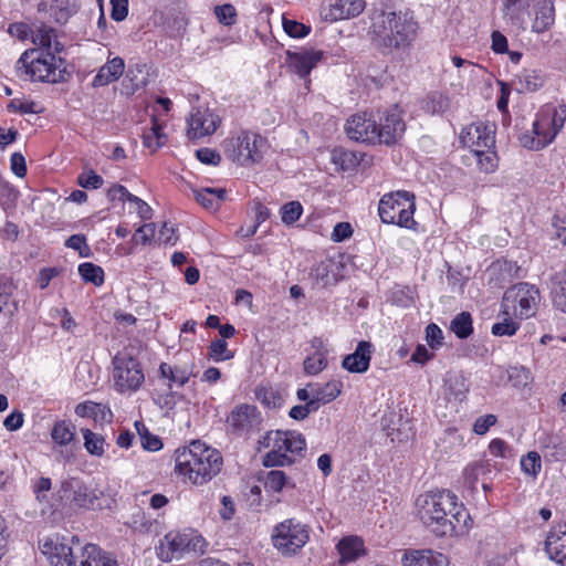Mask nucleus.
Wrapping results in <instances>:
<instances>
[{
    "label": "nucleus",
    "mask_w": 566,
    "mask_h": 566,
    "mask_svg": "<svg viewBox=\"0 0 566 566\" xmlns=\"http://www.w3.org/2000/svg\"><path fill=\"white\" fill-rule=\"evenodd\" d=\"M457 500L446 490L420 494L416 500L417 515L437 536L461 535L470 527L471 517Z\"/></svg>",
    "instance_id": "nucleus-1"
},
{
    "label": "nucleus",
    "mask_w": 566,
    "mask_h": 566,
    "mask_svg": "<svg viewBox=\"0 0 566 566\" xmlns=\"http://www.w3.org/2000/svg\"><path fill=\"white\" fill-rule=\"evenodd\" d=\"M222 457L217 449L200 441L179 450L176 455V472L195 485H203L222 469Z\"/></svg>",
    "instance_id": "nucleus-2"
},
{
    "label": "nucleus",
    "mask_w": 566,
    "mask_h": 566,
    "mask_svg": "<svg viewBox=\"0 0 566 566\" xmlns=\"http://www.w3.org/2000/svg\"><path fill=\"white\" fill-rule=\"evenodd\" d=\"M503 12L522 31L543 33L555 22L553 0H504Z\"/></svg>",
    "instance_id": "nucleus-3"
},
{
    "label": "nucleus",
    "mask_w": 566,
    "mask_h": 566,
    "mask_svg": "<svg viewBox=\"0 0 566 566\" xmlns=\"http://www.w3.org/2000/svg\"><path fill=\"white\" fill-rule=\"evenodd\" d=\"M418 24L409 13L381 11L373 18L371 31L379 45L399 49L410 44Z\"/></svg>",
    "instance_id": "nucleus-4"
},
{
    "label": "nucleus",
    "mask_w": 566,
    "mask_h": 566,
    "mask_svg": "<svg viewBox=\"0 0 566 566\" xmlns=\"http://www.w3.org/2000/svg\"><path fill=\"white\" fill-rule=\"evenodd\" d=\"M263 444L271 448L263 458V465L284 467L294 463V455H301L306 448L305 438L296 431H270L263 438Z\"/></svg>",
    "instance_id": "nucleus-5"
},
{
    "label": "nucleus",
    "mask_w": 566,
    "mask_h": 566,
    "mask_svg": "<svg viewBox=\"0 0 566 566\" xmlns=\"http://www.w3.org/2000/svg\"><path fill=\"white\" fill-rule=\"evenodd\" d=\"M62 63V59L53 52L28 50L19 57L15 69L18 72L23 70L32 81L60 83L65 81Z\"/></svg>",
    "instance_id": "nucleus-6"
},
{
    "label": "nucleus",
    "mask_w": 566,
    "mask_h": 566,
    "mask_svg": "<svg viewBox=\"0 0 566 566\" xmlns=\"http://www.w3.org/2000/svg\"><path fill=\"white\" fill-rule=\"evenodd\" d=\"M311 527L291 517L277 523L271 533L273 547L284 557L296 556L310 542Z\"/></svg>",
    "instance_id": "nucleus-7"
},
{
    "label": "nucleus",
    "mask_w": 566,
    "mask_h": 566,
    "mask_svg": "<svg viewBox=\"0 0 566 566\" xmlns=\"http://www.w3.org/2000/svg\"><path fill=\"white\" fill-rule=\"evenodd\" d=\"M226 156L241 166H250L263 158L266 140L259 134L242 130L223 140Z\"/></svg>",
    "instance_id": "nucleus-8"
},
{
    "label": "nucleus",
    "mask_w": 566,
    "mask_h": 566,
    "mask_svg": "<svg viewBox=\"0 0 566 566\" xmlns=\"http://www.w3.org/2000/svg\"><path fill=\"white\" fill-rule=\"evenodd\" d=\"M415 210V196L403 190L384 195L378 205V213L384 223L407 229H413L417 224Z\"/></svg>",
    "instance_id": "nucleus-9"
},
{
    "label": "nucleus",
    "mask_w": 566,
    "mask_h": 566,
    "mask_svg": "<svg viewBox=\"0 0 566 566\" xmlns=\"http://www.w3.org/2000/svg\"><path fill=\"white\" fill-rule=\"evenodd\" d=\"M206 545V539L197 531H171L160 539L156 551L163 562H171L188 553L203 554Z\"/></svg>",
    "instance_id": "nucleus-10"
},
{
    "label": "nucleus",
    "mask_w": 566,
    "mask_h": 566,
    "mask_svg": "<svg viewBox=\"0 0 566 566\" xmlns=\"http://www.w3.org/2000/svg\"><path fill=\"white\" fill-rule=\"evenodd\" d=\"M541 295L539 290L528 283L521 282L505 291L502 300V314L525 319L536 314Z\"/></svg>",
    "instance_id": "nucleus-11"
},
{
    "label": "nucleus",
    "mask_w": 566,
    "mask_h": 566,
    "mask_svg": "<svg viewBox=\"0 0 566 566\" xmlns=\"http://www.w3.org/2000/svg\"><path fill=\"white\" fill-rule=\"evenodd\" d=\"M113 366L114 387L120 394L136 391L145 381L140 363L129 355H116L113 358Z\"/></svg>",
    "instance_id": "nucleus-12"
},
{
    "label": "nucleus",
    "mask_w": 566,
    "mask_h": 566,
    "mask_svg": "<svg viewBox=\"0 0 566 566\" xmlns=\"http://www.w3.org/2000/svg\"><path fill=\"white\" fill-rule=\"evenodd\" d=\"M41 547L52 566H77L81 549V542L77 537L72 536L70 542L45 539Z\"/></svg>",
    "instance_id": "nucleus-13"
},
{
    "label": "nucleus",
    "mask_w": 566,
    "mask_h": 566,
    "mask_svg": "<svg viewBox=\"0 0 566 566\" xmlns=\"http://www.w3.org/2000/svg\"><path fill=\"white\" fill-rule=\"evenodd\" d=\"M406 124L402 118V111L397 105L386 109L376 120V143L394 145L405 134Z\"/></svg>",
    "instance_id": "nucleus-14"
},
{
    "label": "nucleus",
    "mask_w": 566,
    "mask_h": 566,
    "mask_svg": "<svg viewBox=\"0 0 566 566\" xmlns=\"http://www.w3.org/2000/svg\"><path fill=\"white\" fill-rule=\"evenodd\" d=\"M220 124L221 119L213 111L203 107L195 108L187 118V137L199 140L211 136Z\"/></svg>",
    "instance_id": "nucleus-15"
},
{
    "label": "nucleus",
    "mask_w": 566,
    "mask_h": 566,
    "mask_svg": "<svg viewBox=\"0 0 566 566\" xmlns=\"http://www.w3.org/2000/svg\"><path fill=\"white\" fill-rule=\"evenodd\" d=\"M494 134L495 132L493 126L484 123H473L463 128L460 134V142L474 155L476 153H482V149L485 147L495 146Z\"/></svg>",
    "instance_id": "nucleus-16"
},
{
    "label": "nucleus",
    "mask_w": 566,
    "mask_h": 566,
    "mask_svg": "<svg viewBox=\"0 0 566 566\" xmlns=\"http://www.w3.org/2000/svg\"><path fill=\"white\" fill-rule=\"evenodd\" d=\"M345 132L353 140L375 144L377 139L376 119L367 113L355 114L347 119Z\"/></svg>",
    "instance_id": "nucleus-17"
},
{
    "label": "nucleus",
    "mask_w": 566,
    "mask_h": 566,
    "mask_svg": "<svg viewBox=\"0 0 566 566\" xmlns=\"http://www.w3.org/2000/svg\"><path fill=\"white\" fill-rule=\"evenodd\" d=\"M544 116L539 112L533 124L531 132H525L520 136V143L530 150H539L549 145L556 137V133L551 125L544 126Z\"/></svg>",
    "instance_id": "nucleus-18"
},
{
    "label": "nucleus",
    "mask_w": 566,
    "mask_h": 566,
    "mask_svg": "<svg viewBox=\"0 0 566 566\" xmlns=\"http://www.w3.org/2000/svg\"><path fill=\"white\" fill-rule=\"evenodd\" d=\"M260 422V413L255 406L241 403L235 406L227 418V423L235 433L250 431Z\"/></svg>",
    "instance_id": "nucleus-19"
},
{
    "label": "nucleus",
    "mask_w": 566,
    "mask_h": 566,
    "mask_svg": "<svg viewBox=\"0 0 566 566\" xmlns=\"http://www.w3.org/2000/svg\"><path fill=\"white\" fill-rule=\"evenodd\" d=\"M291 69L302 78H306L311 71L324 57V52L315 49H302L286 53Z\"/></svg>",
    "instance_id": "nucleus-20"
},
{
    "label": "nucleus",
    "mask_w": 566,
    "mask_h": 566,
    "mask_svg": "<svg viewBox=\"0 0 566 566\" xmlns=\"http://www.w3.org/2000/svg\"><path fill=\"white\" fill-rule=\"evenodd\" d=\"M365 8L364 0H335L323 8L322 14L327 21H338L359 15Z\"/></svg>",
    "instance_id": "nucleus-21"
},
{
    "label": "nucleus",
    "mask_w": 566,
    "mask_h": 566,
    "mask_svg": "<svg viewBox=\"0 0 566 566\" xmlns=\"http://www.w3.org/2000/svg\"><path fill=\"white\" fill-rule=\"evenodd\" d=\"M544 549L549 559L559 566H566V525H559L548 532Z\"/></svg>",
    "instance_id": "nucleus-22"
},
{
    "label": "nucleus",
    "mask_w": 566,
    "mask_h": 566,
    "mask_svg": "<svg viewBox=\"0 0 566 566\" xmlns=\"http://www.w3.org/2000/svg\"><path fill=\"white\" fill-rule=\"evenodd\" d=\"M62 491L66 499L75 506L90 509L93 506L96 496L81 480L71 478L62 483Z\"/></svg>",
    "instance_id": "nucleus-23"
},
{
    "label": "nucleus",
    "mask_w": 566,
    "mask_h": 566,
    "mask_svg": "<svg viewBox=\"0 0 566 566\" xmlns=\"http://www.w3.org/2000/svg\"><path fill=\"white\" fill-rule=\"evenodd\" d=\"M371 359V344L366 340L358 343L354 353L344 357L342 367L349 373L363 374L369 368Z\"/></svg>",
    "instance_id": "nucleus-24"
},
{
    "label": "nucleus",
    "mask_w": 566,
    "mask_h": 566,
    "mask_svg": "<svg viewBox=\"0 0 566 566\" xmlns=\"http://www.w3.org/2000/svg\"><path fill=\"white\" fill-rule=\"evenodd\" d=\"M403 566H449V558L431 549L411 551L403 554Z\"/></svg>",
    "instance_id": "nucleus-25"
},
{
    "label": "nucleus",
    "mask_w": 566,
    "mask_h": 566,
    "mask_svg": "<svg viewBox=\"0 0 566 566\" xmlns=\"http://www.w3.org/2000/svg\"><path fill=\"white\" fill-rule=\"evenodd\" d=\"M336 549L339 554V564L346 565L353 563L361 556L366 555V548L364 541L356 536H345L336 545Z\"/></svg>",
    "instance_id": "nucleus-26"
},
{
    "label": "nucleus",
    "mask_w": 566,
    "mask_h": 566,
    "mask_svg": "<svg viewBox=\"0 0 566 566\" xmlns=\"http://www.w3.org/2000/svg\"><path fill=\"white\" fill-rule=\"evenodd\" d=\"M125 62L122 57L116 56L108 60L99 67L97 74L93 78L94 87L105 86L117 81L124 73Z\"/></svg>",
    "instance_id": "nucleus-27"
},
{
    "label": "nucleus",
    "mask_w": 566,
    "mask_h": 566,
    "mask_svg": "<svg viewBox=\"0 0 566 566\" xmlns=\"http://www.w3.org/2000/svg\"><path fill=\"white\" fill-rule=\"evenodd\" d=\"M32 41L35 45H39V49H35L38 52L44 51L56 54L63 50V45L56 40L55 30L44 24L33 31Z\"/></svg>",
    "instance_id": "nucleus-28"
},
{
    "label": "nucleus",
    "mask_w": 566,
    "mask_h": 566,
    "mask_svg": "<svg viewBox=\"0 0 566 566\" xmlns=\"http://www.w3.org/2000/svg\"><path fill=\"white\" fill-rule=\"evenodd\" d=\"M336 268L337 265L333 260L326 259L314 265L310 275L318 286H332L338 282V276L335 272Z\"/></svg>",
    "instance_id": "nucleus-29"
},
{
    "label": "nucleus",
    "mask_w": 566,
    "mask_h": 566,
    "mask_svg": "<svg viewBox=\"0 0 566 566\" xmlns=\"http://www.w3.org/2000/svg\"><path fill=\"white\" fill-rule=\"evenodd\" d=\"M75 415L81 418H92L96 422H111L113 413L108 407L94 401H84L75 407Z\"/></svg>",
    "instance_id": "nucleus-30"
},
{
    "label": "nucleus",
    "mask_w": 566,
    "mask_h": 566,
    "mask_svg": "<svg viewBox=\"0 0 566 566\" xmlns=\"http://www.w3.org/2000/svg\"><path fill=\"white\" fill-rule=\"evenodd\" d=\"M81 566H113L115 562L94 544L81 545L78 553Z\"/></svg>",
    "instance_id": "nucleus-31"
},
{
    "label": "nucleus",
    "mask_w": 566,
    "mask_h": 566,
    "mask_svg": "<svg viewBox=\"0 0 566 566\" xmlns=\"http://www.w3.org/2000/svg\"><path fill=\"white\" fill-rule=\"evenodd\" d=\"M193 192L196 200L210 210L218 209L227 198V191L223 188H203Z\"/></svg>",
    "instance_id": "nucleus-32"
},
{
    "label": "nucleus",
    "mask_w": 566,
    "mask_h": 566,
    "mask_svg": "<svg viewBox=\"0 0 566 566\" xmlns=\"http://www.w3.org/2000/svg\"><path fill=\"white\" fill-rule=\"evenodd\" d=\"M449 107V97L440 92L429 93L421 102V108L429 115L443 114Z\"/></svg>",
    "instance_id": "nucleus-33"
},
{
    "label": "nucleus",
    "mask_w": 566,
    "mask_h": 566,
    "mask_svg": "<svg viewBox=\"0 0 566 566\" xmlns=\"http://www.w3.org/2000/svg\"><path fill=\"white\" fill-rule=\"evenodd\" d=\"M551 293L554 306L566 313V272H557L552 276Z\"/></svg>",
    "instance_id": "nucleus-34"
},
{
    "label": "nucleus",
    "mask_w": 566,
    "mask_h": 566,
    "mask_svg": "<svg viewBox=\"0 0 566 566\" xmlns=\"http://www.w3.org/2000/svg\"><path fill=\"white\" fill-rule=\"evenodd\" d=\"M75 438V427L71 421L59 420L51 430V439L59 446H67Z\"/></svg>",
    "instance_id": "nucleus-35"
},
{
    "label": "nucleus",
    "mask_w": 566,
    "mask_h": 566,
    "mask_svg": "<svg viewBox=\"0 0 566 566\" xmlns=\"http://www.w3.org/2000/svg\"><path fill=\"white\" fill-rule=\"evenodd\" d=\"M541 113L544 116L543 125H551L557 135L558 132L564 127L566 120V105H560L557 108L553 106H545L541 109Z\"/></svg>",
    "instance_id": "nucleus-36"
},
{
    "label": "nucleus",
    "mask_w": 566,
    "mask_h": 566,
    "mask_svg": "<svg viewBox=\"0 0 566 566\" xmlns=\"http://www.w3.org/2000/svg\"><path fill=\"white\" fill-rule=\"evenodd\" d=\"M159 373L163 378L169 379L171 382L178 386H184L188 382L191 377V371L186 367L170 366L167 363H161L159 366Z\"/></svg>",
    "instance_id": "nucleus-37"
},
{
    "label": "nucleus",
    "mask_w": 566,
    "mask_h": 566,
    "mask_svg": "<svg viewBox=\"0 0 566 566\" xmlns=\"http://www.w3.org/2000/svg\"><path fill=\"white\" fill-rule=\"evenodd\" d=\"M505 375L512 387L520 390L525 389L533 381L531 371L523 366H512L505 371Z\"/></svg>",
    "instance_id": "nucleus-38"
},
{
    "label": "nucleus",
    "mask_w": 566,
    "mask_h": 566,
    "mask_svg": "<svg viewBox=\"0 0 566 566\" xmlns=\"http://www.w3.org/2000/svg\"><path fill=\"white\" fill-rule=\"evenodd\" d=\"M491 472L489 461L480 460L468 464L463 471L464 482L473 490L481 475Z\"/></svg>",
    "instance_id": "nucleus-39"
},
{
    "label": "nucleus",
    "mask_w": 566,
    "mask_h": 566,
    "mask_svg": "<svg viewBox=\"0 0 566 566\" xmlns=\"http://www.w3.org/2000/svg\"><path fill=\"white\" fill-rule=\"evenodd\" d=\"M450 329L459 338H468L473 333L472 316L469 312H461L451 321Z\"/></svg>",
    "instance_id": "nucleus-40"
},
{
    "label": "nucleus",
    "mask_w": 566,
    "mask_h": 566,
    "mask_svg": "<svg viewBox=\"0 0 566 566\" xmlns=\"http://www.w3.org/2000/svg\"><path fill=\"white\" fill-rule=\"evenodd\" d=\"M84 439V448L91 455L102 457L105 452V439L103 436L93 432L90 429H81Z\"/></svg>",
    "instance_id": "nucleus-41"
},
{
    "label": "nucleus",
    "mask_w": 566,
    "mask_h": 566,
    "mask_svg": "<svg viewBox=\"0 0 566 566\" xmlns=\"http://www.w3.org/2000/svg\"><path fill=\"white\" fill-rule=\"evenodd\" d=\"M256 399L269 408H279L283 403V397L279 390L271 386H260L255 389Z\"/></svg>",
    "instance_id": "nucleus-42"
},
{
    "label": "nucleus",
    "mask_w": 566,
    "mask_h": 566,
    "mask_svg": "<svg viewBox=\"0 0 566 566\" xmlns=\"http://www.w3.org/2000/svg\"><path fill=\"white\" fill-rule=\"evenodd\" d=\"M285 486L294 488V483L281 470H272L266 473L264 488L268 491L281 492Z\"/></svg>",
    "instance_id": "nucleus-43"
},
{
    "label": "nucleus",
    "mask_w": 566,
    "mask_h": 566,
    "mask_svg": "<svg viewBox=\"0 0 566 566\" xmlns=\"http://www.w3.org/2000/svg\"><path fill=\"white\" fill-rule=\"evenodd\" d=\"M78 273L82 280L86 283H93L99 286L104 283V271L101 266L85 262L78 265Z\"/></svg>",
    "instance_id": "nucleus-44"
},
{
    "label": "nucleus",
    "mask_w": 566,
    "mask_h": 566,
    "mask_svg": "<svg viewBox=\"0 0 566 566\" xmlns=\"http://www.w3.org/2000/svg\"><path fill=\"white\" fill-rule=\"evenodd\" d=\"M343 384L339 380L326 382L323 387H313L312 391L318 396L323 405L335 400L342 392Z\"/></svg>",
    "instance_id": "nucleus-45"
},
{
    "label": "nucleus",
    "mask_w": 566,
    "mask_h": 566,
    "mask_svg": "<svg viewBox=\"0 0 566 566\" xmlns=\"http://www.w3.org/2000/svg\"><path fill=\"white\" fill-rule=\"evenodd\" d=\"M516 80L520 85V91L523 92H535L543 84L542 77L534 70H523L516 75Z\"/></svg>",
    "instance_id": "nucleus-46"
},
{
    "label": "nucleus",
    "mask_w": 566,
    "mask_h": 566,
    "mask_svg": "<svg viewBox=\"0 0 566 566\" xmlns=\"http://www.w3.org/2000/svg\"><path fill=\"white\" fill-rule=\"evenodd\" d=\"M165 139L166 136L161 133V126L153 118V126L143 135L144 145L155 151L165 144Z\"/></svg>",
    "instance_id": "nucleus-47"
},
{
    "label": "nucleus",
    "mask_w": 566,
    "mask_h": 566,
    "mask_svg": "<svg viewBox=\"0 0 566 566\" xmlns=\"http://www.w3.org/2000/svg\"><path fill=\"white\" fill-rule=\"evenodd\" d=\"M479 168L484 172H492L497 166V157L494 147H485L482 153L474 154Z\"/></svg>",
    "instance_id": "nucleus-48"
},
{
    "label": "nucleus",
    "mask_w": 566,
    "mask_h": 566,
    "mask_svg": "<svg viewBox=\"0 0 566 566\" xmlns=\"http://www.w3.org/2000/svg\"><path fill=\"white\" fill-rule=\"evenodd\" d=\"M8 108L20 114H40L43 112V107L39 103L21 98H13Z\"/></svg>",
    "instance_id": "nucleus-49"
},
{
    "label": "nucleus",
    "mask_w": 566,
    "mask_h": 566,
    "mask_svg": "<svg viewBox=\"0 0 566 566\" xmlns=\"http://www.w3.org/2000/svg\"><path fill=\"white\" fill-rule=\"evenodd\" d=\"M303 213V207L298 201H290L281 207V220L290 226L296 222Z\"/></svg>",
    "instance_id": "nucleus-50"
},
{
    "label": "nucleus",
    "mask_w": 566,
    "mask_h": 566,
    "mask_svg": "<svg viewBox=\"0 0 566 566\" xmlns=\"http://www.w3.org/2000/svg\"><path fill=\"white\" fill-rule=\"evenodd\" d=\"M303 367L305 374L314 376L327 367V359L323 354L315 353L304 359Z\"/></svg>",
    "instance_id": "nucleus-51"
},
{
    "label": "nucleus",
    "mask_w": 566,
    "mask_h": 566,
    "mask_svg": "<svg viewBox=\"0 0 566 566\" xmlns=\"http://www.w3.org/2000/svg\"><path fill=\"white\" fill-rule=\"evenodd\" d=\"M521 468L524 473L536 476L542 469L541 457L537 452L531 451L521 459Z\"/></svg>",
    "instance_id": "nucleus-52"
},
{
    "label": "nucleus",
    "mask_w": 566,
    "mask_h": 566,
    "mask_svg": "<svg viewBox=\"0 0 566 566\" xmlns=\"http://www.w3.org/2000/svg\"><path fill=\"white\" fill-rule=\"evenodd\" d=\"M503 321L495 323L492 326V334L495 336H512L520 328V324L515 322L511 316L503 315Z\"/></svg>",
    "instance_id": "nucleus-53"
},
{
    "label": "nucleus",
    "mask_w": 566,
    "mask_h": 566,
    "mask_svg": "<svg viewBox=\"0 0 566 566\" xmlns=\"http://www.w3.org/2000/svg\"><path fill=\"white\" fill-rule=\"evenodd\" d=\"M209 355L216 361L228 360L233 357V353L228 349L224 339H216L209 346Z\"/></svg>",
    "instance_id": "nucleus-54"
},
{
    "label": "nucleus",
    "mask_w": 566,
    "mask_h": 566,
    "mask_svg": "<svg viewBox=\"0 0 566 566\" xmlns=\"http://www.w3.org/2000/svg\"><path fill=\"white\" fill-rule=\"evenodd\" d=\"M447 386L450 395H452L457 400H463L469 390L463 376H454L449 378Z\"/></svg>",
    "instance_id": "nucleus-55"
},
{
    "label": "nucleus",
    "mask_w": 566,
    "mask_h": 566,
    "mask_svg": "<svg viewBox=\"0 0 566 566\" xmlns=\"http://www.w3.org/2000/svg\"><path fill=\"white\" fill-rule=\"evenodd\" d=\"M214 13L218 21L223 25H233L237 22V10L230 3L217 6Z\"/></svg>",
    "instance_id": "nucleus-56"
},
{
    "label": "nucleus",
    "mask_w": 566,
    "mask_h": 566,
    "mask_svg": "<svg viewBox=\"0 0 566 566\" xmlns=\"http://www.w3.org/2000/svg\"><path fill=\"white\" fill-rule=\"evenodd\" d=\"M65 247L78 252L80 256L88 258L91 255V248L86 243L84 234H73L65 241Z\"/></svg>",
    "instance_id": "nucleus-57"
},
{
    "label": "nucleus",
    "mask_w": 566,
    "mask_h": 566,
    "mask_svg": "<svg viewBox=\"0 0 566 566\" xmlns=\"http://www.w3.org/2000/svg\"><path fill=\"white\" fill-rule=\"evenodd\" d=\"M283 29L292 38H304L311 32V27L285 18L283 19Z\"/></svg>",
    "instance_id": "nucleus-58"
},
{
    "label": "nucleus",
    "mask_w": 566,
    "mask_h": 566,
    "mask_svg": "<svg viewBox=\"0 0 566 566\" xmlns=\"http://www.w3.org/2000/svg\"><path fill=\"white\" fill-rule=\"evenodd\" d=\"M77 182L85 189H98L103 186V178L94 170L83 172L77 177Z\"/></svg>",
    "instance_id": "nucleus-59"
},
{
    "label": "nucleus",
    "mask_w": 566,
    "mask_h": 566,
    "mask_svg": "<svg viewBox=\"0 0 566 566\" xmlns=\"http://www.w3.org/2000/svg\"><path fill=\"white\" fill-rule=\"evenodd\" d=\"M196 157L199 161L206 165L217 166L221 161V156L218 151L211 148H200L196 151Z\"/></svg>",
    "instance_id": "nucleus-60"
},
{
    "label": "nucleus",
    "mask_w": 566,
    "mask_h": 566,
    "mask_svg": "<svg viewBox=\"0 0 566 566\" xmlns=\"http://www.w3.org/2000/svg\"><path fill=\"white\" fill-rule=\"evenodd\" d=\"M111 18L115 21H123L128 14V0H111Z\"/></svg>",
    "instance_id": "nucleus-61"
},
{
    "label": "nucleus",
    "mask_w": 566,
    "mask_h": 566,
    "mask_svg": "<svg viewBox=\"0 0 566 566\" xmlns=\"http://www.w3.org/2000/svg\"><path fill=\"white\" fill-rule=\"evenodd\" d=\"M10 167L17 177L23 178L27 175L25 158L21 153H13L11 155Z\"/></svg>",
    "instance_id": "nucleus-62"
},
{
    "label": "nucleus",
    "mask_w": 566,
    "mask_h": 566,
    "mask_svg": "<svg viewBox=\"0 0 566 566\" xmlns=\"http://www.w3.org/2000/svg\"><path fill=\"white\" fill-rule=\"evenodd\" d=\"M156 233V224L155 223H146L139 227L134 238H139V242L144 245L151 243Z\"/></svg>",
    "instance_id": "nucleus-63"
},
{
    "label": "nucleus",
    "mask_w": 566,
    "mask_h": 566,
    "mask_svg": "<svg viewBox=\"0 0 566 566\" xmlns=\"http://www.w3.org/2000/svg\"><path fill=\"white\" fill-rule=\"evenodd\" d=\"M353 234V228L348 222H338L331 234L334 242H342Z\"/></svg>",
    "instance_id": "nucleus-64"
}]
</instances>
